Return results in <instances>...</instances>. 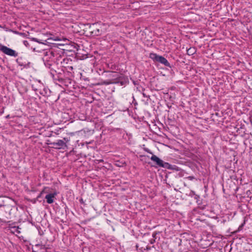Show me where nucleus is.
<instances>
[{
    "mask_svg": "<svg viewBox=\"0 0 252 252\" xmlns=\"http://www.w3.org/2000/svg\"><path fill=\"white\" fill-rule=\"evenodd\" d=\"M11 232L13 233H16V234H20L21 233L20 231L19 230V227H13L12 228Z\"/></svg>",
    "mask_w": 252,
    "mask_h": 252,
    "instance_id": "6e6552de",
    "label": "nucleus"
},
{
    "mask_svg": "<svg viewBox=\"0 0 252 252\" xmlns=\"http://www.w3.org/2000/svg\"><path fill=\"white\" fill-rule=\"evenodd\" d=\"M151 159L155 162L156 164L159 167H163L167 169L171 168V165L167 162H164L156 155H153L151 158Z\"/></svg>",
    "mask_w": 252,
    "mask_h": 252,
    "instance_id": "20e7f679",
    "label": "nucleus"
},
{
    "mask_svg": "<svg viewBox=\"0 0 252 252\" xmlns=\"http://www.w3.org/2000/svg\"><path fill=\"white\" fill-rule=\"evenodd\" d=\"M63 141H64L65 142V143L66 144V143H67L68 142H69V139L68 138H67V137H64L63 138Z\"/></svg>",
    "mask_w": 252,
    "mask_h": 252,
    "instance_id": "9d476101",
    "label": "nucleus"
},
{
    "mask_svg": "<svg viewBox=\"0 0 252 252\" xmlns=\"http://www.w3.org/2000/svg\"><path fill=\"white\" fill-rule=\"evenodd\" d=\"M145 151H146V152H147L148 153H150V154H153V153H152V152H151L149 150H148V149H145Z\"/></svg>",
    "mask_w": 252,
    "mask_h": 252,
    "instance_id": "f8f14e48",
    "label": "nucleus"
},
{
    "mask_svg": "<svg viewBox=\"0 0 252 252\" xmlns=\"http://www.w3.org/2000/svg\"><path fill=\"white\" fill-rule=\"evenodd\" d=\"M57 195L56 193H49L47 194L45 198L46 199L47 202L49 204H51L54 202V198Z\"/></svg>",
    "mask_w": 252,
    "mask_h": 252,
    "instance_id": "0eeeda50",
    "label": "nucleus"
},
{
    "mask_svg": "<svg viewBox=\"0 0 252 252\" xmlns=\"http://www.w3.org/2000/svg\"><path fill=\"white\" fill-rule=\"evenodd\" d=\"M53 145V147L57 149H64L67 147L66 144L63 140H58L56 142L51 143Z\"/></svg>",
    "mask_w": 252,
    "mask_h": 252,
    "instance_id": "423d86ee",
    "label": "nucleus"
},
{
    "mask_svg": "<svg viewBox=\"0 0 252 252\" xmlns=\"http://www.w3.org/2000/svg\"><path fill=\"white\" fill-rule=\"evenodd\" d=\"M151 59L154 61L159 62L166 66L170 67V64L167 60L163 57L158 55L155 53H151L150 55Z\"/></svg>",
    "mask_w": 252,
    "mask_h": 252,
    "instance_id": "7ed1b4c3",
    "label": "nucleus"
},
{
    "mask_svg": "<svg viewBox=\"0 0 252 252\" xmlns=\"http://www.w3.org/2000/svg\"><path fill=\"white\" fill-rule=\"evenodd\" d=\"M112 82H109V81H104L103 83V84L108 85V84H110Z\"/></svg>",
    "mask_w": 252,
    "mask_h": 252,
    "instance_id": "9b49d317",
    "label": "nucleus"
},
{
    "mask_svg": "<svg viewBox=\"0 0 252 252\" xmlns=\"http://www.w3.org/2000/svg\"><path fill=\"white\" fill-rule=\"evenodd\" d=\"M33 41H36V42H37L40 43V42H39V41L38 40V39H37L36 38H33Z\"/></svg>",
    "mask_w": 252,
    "mask_h": 252,
    "instance_id": "ddd939ff",
    "label": "nucleus"
},
{
    "mask_svg": "<svg viewBox=\"0 0 252 252\" xmlns=\"http://www.w3.org/2000/svg\"><path fill=\"white\" fill-rule=\"evenodd\" d=\"M11 206L0 204V222H5L10 218Z\"/></svg>",
    "mask_w": 252,
    "mask_h": 252,
    "instance_id": "f03ea898",
    "label": "nucleus"
},
{
    "mask_svg": "<svg viewBox=\"0 0 252 252\" xmlns=\"http://www.w3.org/2000/svg\"><path fill=\"white\" fill-rule=\"evenodd\" d=\"M0 50L4 54L8 56L14 57L18 56V53L15 51L4 45H0Z\"/></svg>",
    "mask_w": 252,
    "mask_h": 252,
    "instance_id": "39448f33",
    "label": "nucleus"
},
{
    "mask_svg": "<svg viewBox=\"0 0 252 252\" xmlns=\"http://www.w3.org/2000/svg\"><path fill=\"white\" fill-rule=\"evenodd\" d=\"M83 31L84 34L87 36H97L101 34L98 26L96 24L85 25Z\"/></svg>",
    "mask_w": 252,
    "mask_h": 252,
    "instance_id": "f257e3e1",
    "label": "nucleus"
},
{
    "mask_svg": "<svg viewBox=\"0 0 252 252\" xmlns=\"http://www.w3.org/2000/svg\"><path fill=\"white\" fill-rule=\"evenodd\" d=\"M195 53V49L194 48H190L187 50V53L189 55H193Z\"/></svg>",
    "mask_w": 252,
    "mask_h": 252,
    "instance_id": "1a4fd4ad",
    "label": "nucleus"
}]
</instances>
